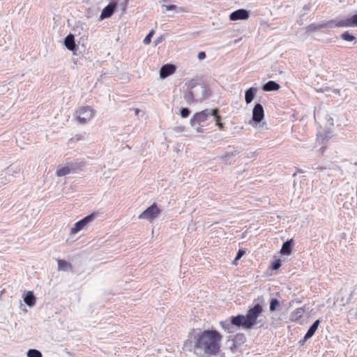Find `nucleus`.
I'll use <instances>...</instances> for the list:
<instances>
[{"label": "nucleus", "mask_w": 357, "mask_h": 357, "mask_svg": "<svg viewBox=\"0 0 357 357\" xmlns=\"http://www.w3.org/2000/svg\"><path fill=\"white\" fill-rule=\"evenodd\" d=\"M84 166L83 162L79 163H70L68 166L63 167L56 170V174L57 176H66L72 172H75L77 167H82Z\"/></svg>", "instance_id": "ddd939ff"}, {"label": "nucleus", "mask_w": 357, "mask_h": 357, "mask_svg": "<svg viewBox=\"0 0 357 357\" xmlns=\"http://www.w3.org/2000/svg\"><path fill=\"white\" fill-rule=\"evenodd\" d=\"M240 347L239 345H237L235 344V342H233L232 344L230 346V350L233 352V353H235L236 351V349H237V347Z\"/></svg>", "instance_id": "49530a36"}, {"label": "nucleus", "mask_w": 357, "mask_h": 357, "mask_svg": "<svg viewBox=\"0 0 357 357\" xmlns=\"http://www.w3.org/2000/svg\"><path fill=\"white\" fill-rule=\"evenodd\" d=\"M231 319V324H234V327L237 328H243L244 329L250 330V325L248 323L247 318L245 315L243 314H238L236 316H231L230 317Z\"/></svg>", "instance_id": "9b49d317"}, {"label": "nucleus", "mask_w": 357, "mask_h": 357, "mask_svg": "<svg viewBox=\"0 0 357 357\" xmlns=\"http://www.w3.org/2000/svg\"><path fill=\"white\" fill-rule=\"evenodd\" d=\"M24 301L29 307H33L36 304V296L32 291H29L24 296Z\"/></svg>", "instance_id": "5701e85b"}, {"label": "nucleus", "mask_w": 357, "mask_h": 357, "mask_svg": "<svg viewBox=\"0 0 357 357\" xmlns=\"http://www.w3.org/2000/svg\"><path fill=\"white\" fill-rule=\"evenodd\" d=\"M211 110H215V112L214 114H210V116H214V119L215 120V122H217V121H220L221 120L222 117L219 114V109L218 108H215V109H210Z\"/></svg>", "instance_id": "4c0bfd02"}, {"label": "nucleus", "mask_w": 357, "mask_h": 357, "mask_svg": "<svg viewBox=\"0 0 357 357\" xmlns=\"http://www.w3.org/2000/svg\"><path fill=\"white\" fill-rule=\"evenodd\" d=\"M27 357H43L42 353L36 349H29L26 352Z\"/></svg>", "instance_id": "2f4dec72"}, {"label": "nucleus", "mask_w": 357, "mask_h": 357, "mask_svg": "<svg viewBox=\"0 0 357 357\" xmlns=\"http://www.w3.org/2000/svg\"><path fill=\"white\" fill-rule=\"evenodd\" d=\"M337 22V21H336L335 20H331L327 21L326 22L320 23V24H315V23L310 24V25H308L306 27V33H310L317 31L318 30H320L321 29H325V28L332 29L334 27H337L335 25Z\"/></svg>", "instance_id": "6e6552de"}, {"label": "nucleus", "mask_w": 357, "mask_h": 357, "mask_svg": "<svg viewBox=\"0 0 357 357\" xmlns=\"http://www.w3.org/2000/svg\"><path fill=\"white\" fill-rule=\"evenodd\" d=\"M264 297L258 296L254 300V305L249 307V309L247 311L245 316L251 329H252L256 324L261 322V320H258V318L264 312Z\"/></svg>", "instance_id": "f03ea898"}, {"label": "nucleus", "mask_w": 357, "mask_h": 357, "mask_svg": "<svg viewBox=\"0 0 357 357\" xmlns=\"http://www.w3.org/2000/svg\"><path fill=\"white\" fill-rule=\"evenodd\" d=\"M191 111L188 107H182L180 109V114L182 118H187L190 116Z\"/></svg>", "instance_id": "c9c22d12"}, {"label": "nucleus", "mask_w": 357, "mask_h": 357, "mask_svg": "<svg viewBox=\"0 0 357 357\" xmlns=\"http://www.w3.org/2000/svg\"><path fill=\"white\" fill-rule=\"evenodd\" d=\"M333 93H336V94H338V95H340V89H333Z\"/></svg>", "instance_id": "603ef678"}, {"label": "nucleus", "mask_w": 357, "mask_h": 357, "mask_svg": "<svg viewBox=\"0 0 357 357\" xmlns=\"http://www.w3.org/2000/svg\"><path fill=\"white\" fill-rule=\"evenodd\" d=\"M20 169L15 165H10L1 172V178H5V181H2L3 184H6L12 181L14 174H20Z\"/></svg>", "instance_id": "1a4fd4ad"}, {"label": "nucleus", "mask_w": 357, "mask_h": 357, "mask_svg": "<svg viewBox=\"0 0 357 357\" xmlns=\"http://www.w3.org/2000/svg\"><path fill=\"white\" fill-rule=\"evenodd\" d=\"M129 0H112V2H116V7L119 6L121 9L122 10L123 13L126 12L128 2Z\"/></svg>", "instance_id": "7c9ffc66"}, {"label": "nucleus", "mask_w": 357, "mask_h": 357, "mask_svg": "<svg viewBox=\"0 0 357 357\" xmlns=\"http://www.w3.org/2000/svg\"><path fill=\"white\" fill-rule=\"evenodd\" d=\"M249 17V10L244 8H240L234 10L229 15V20L231 21L245 20H248Z\"/></svg>", "instance_id": "f8f14e48"}, {"label": "nucleus", "mask_w": 357, "mask_h": 357, "mask_svg": "<svg viewBox=\"0 0 357 357\" xmlns=\"http://www.w3.org/2000/svg\"><path fill=\"white\" fill-rule=\"evenodd\" d=\"M257 89L250 87L245 91V100L246 104H250L254 100L256 96Z\"/></svg>", "instance_id": "4be33fe9"}, {"label": "nucleus", "mask_w": 357, "mask_h": 357, "mask_svg": "<svg viewBox=\"0 0 357 357\" xmlns=\"http://www.w3.org/2000/svg\"><path fill=\"white\" fill-rule=\"evenodd\" d=\"M307 340H305V337H303V340H300L298 343H299L301 345H303V344H304V343H305Z\"/></svg>", "instance_id": "3c124183"}, {"label": "nucleus", "mask_w": 357, "mask_h": 357, "mask_svg": "<svg viewBox=\"0 0 357 357\" xmlns=\"http://www.w3.org/2000/svg\"><path fill=\"white\" fill-rule=\"evenodd\" d=\"M176 68L173 64L163 65L160 70V76L162 79H165L176 72Z\"/></svg>", "instance_id": "dca6fc26"}, {"label": "nucleus", "mask_w": 357, "mask_h": 357, "mask_svg": "<svg viewBox=\"0 0 357 357\" xmlns=\"http://www.w3.org/2000/svg\"><path fill=\"white\" fill-rule=\"evenodd\" d=\"M245 254V251L243 249L238 250L236 255L235 257L234 261L239 260Z\"/></svg>", "instance_id": "58836bf2"}, {"label": "nucleus", "mask_w": 357, "mask_h": 357, "mask_svg": "<svg viewBox=\"0 0 357 357\" xmlns=\"http://www.w3.org/2000/svg\"><path fill=\"white\" fill-rule=\"evenodd\" d=\"M202 125L199 126L197 128H196V130L199 133L204 132V128H202Z\"/></svg>", "instance_id": "8fccbe9b"}, {"label": "nucleus", "mask_w": 357, "mask_h": 357, "mask_svg": "<svg viewBox=\"0 0 357 357\" xmlns=\"http://www.w3.org/2000/svg\"><path fill=\"white\" fill-rule=\"evenodd\" d=\"M98 215V213H92L75 222L70 229V234H76L84 229L87 225L93 221Z\"/></svg>", "instance_id": "39448f33"}, {"label": "nucleus", "mask_w": 357, "mask_h": 357, "mask_svg": "<svg viewBox=\"0 0 357 357\" xmlns=\"http://www.w3.org/2000/svg\"><path fill=\"white\" fill-rule=\"evenodd\" d=\"M162 8H165L166 10L169 11V10H175L177 8V6L176 5H173V4H171V5L162 4Z\"/></svg>", "instance_id": "ea45409f"}, {"label": "nucleus", "mask_w": 357, "mask_h": 357, "mask_svg": "<svg viewBox=\"0 0 357 357\" xmlns=\"http://www.w3.org/2000/svg\"><path fill=\"white\" fill-rule=\"evenodd\" d=\"M319 324H320V320L319 319H317V320H315L313 322V324L310 326V328H308L307 333L305 335V340H309L310 338H311L314 335V333H316V331H317Z\"/></svg>", "instance_id": "412c9836"}, {"label": "nucleus", "mask_w": 357, "mask_h": 357, "mask_svg": "<svg viewBox=\"0 0 357 357\" xmlns=\"http://www.w3.org/2000/svg\"><path fill=\"white\" fill-rule=\"evenodd\" d=\"M183 98L188 105L197 102L192 90H185L183 93Z\"/></svg>", "instance_id": "b1692460"}, {"label": "nucleus", "mask_w": 357, "mask_h": 357, "mask_svg": "<svg viewBox=\"0 0 357 357\" xmlns=\"http://www.w3.org/2000/svg\"><path fill=\"white\" fill-rule=\"evenodd\" d=\"M20 169L15 165H10L1 172V178H5V181H2L3 184H6L12 181L14 174H20Z\"/></svg>", "instance_id": "9d476101"}, {"label": "nucleus", "mask_w": 357, "mask_h": 357, "mask_svg": "<svg viewBox=\"0 0 357 357\" xmlns=\"http://www.w3.org/2000/svg\"><path fill=\"white\" fill-rule=\"evenodd\" d=\"M238 153V152L236 150L232 152H225V154L220 157V158L225 160L226 163H229V158H230L231 156H235ZM229 164H231L230 162Z\"/></svg>", "instance_id": "473e14b6"}, {"label": "nucleus", "mask_w": 357, "mask_h": 357, "mask_svg": "<svg viewBox=\"0 0 357 357\" xmlns=\"http://www.w3.org/2000/svg\"><path fill=\"white\" fill-rule=\"evenodd\" d=\"M164 40V37L163 36H160L159 37H158L155 40H154V43H155V46H156L158 44L162 43Z\"/></svg>", "instance_id": "a19ab883"}, {"label": "nucleus", "mask_w": 357, "mask_h": 357, "mask_svg": "<svg viewBox=\"0 0 357 357\" xmlns=\"http://www.w3.org/2000/svg\"><path fill=\"white\" fill-rule=\"evenodd\" d=\"M232 341L235 342L236 344L241 346L243 343H245V342L246 341V337L243 333H239L234 336V337L232 338Z\"/></svg>", "instance_id": "cd10ccee"}, {"label": "nucleus", "mask_w": 357, "mask_h": 357, "mask_svg": "<svg viewBox=\"0 0 357 357\" xmlns=\"http://www.w3.org/2000/svg\"><path fill=\"white\" fill-rule=\"evenodd\" d=\"M215 126H217L220 130H224L225 128V123L220 121H217V122H215Z\"/></svg>", "instance_id": "c03bdc74"}, {"label": "nucleus", "mask_w": 357, "mask_h": 357, "mask_svg": "<svg viewBox=\"0 0 357 357\" xmlns=\"http://www.w3.org/2000/svg\"><path fill=\"white\" fill-rule=\"evenodd\" d=\"M281 265H282L281 260L280 259H277L274 260L273 261H272L270 267L272 270L276 271L280 268Z\"/></svg>", "instance_id": "72a5a7b5"}, {"label": "nucleus", "mask_w": 357, "mask_h": 357, "mask_svg": "<svg viewBox=\"0 0 357 357\" xmlns=\"http://www.w3.org/2000/svg\"><path fill=\"white\" fill-rule=\"evenodd\" d=\"M64 45L66 47L70 50L74 51L77 47V45L75 42V36L73 34H68L64 39Z\"/></svg>", "instance_id": "6ab92c4d"}, {"label": "nucleus", "mask_w": 357, "mask_h": 357, "mask_svg": "<svg viewBox=\"0 0 357 357\" xmlns=\"http://www.w3.org/2000/svg\"><path fill=\"white\" fill-rule=\"evenodd\" d=\"M304 312V307L296 308L291 313V320L298 321L303 317Z\"/></svg>", "instance_id": "a878e982"}, {"label": "nucleus", "mask_w": 357, "mask_h": 357, "mask_svg": "<svg viewBox=\"0 0 357 357\" xmlns=\"http://www.w3.org/2000/svg\"><path fill=\"white\" fill-rule=\"evenodd\" d=\"M184 129L185 128L183 126H176V127L174 128V130L177 132H183V131H184Z\"/></svg>", "instance_id": "de8ad7c7"}, {"label": "nucleus", "mask_w": 357, "mask_h": 357, "mask_svg": "<svg viewBox=\"0 0 357 357\" xmlns=\"http://www.w3.org/2000/svg\"><path fill=\"white\" fill-rule=\"evenodd\" d=\"M294 245V242L293 238L288 239L284 242L280 249L281 255L287 256L290 255L292 253Z\"/></svg>", "instance_id": "a211bd4d"}, {"label": "nucleus", "mask_w": 357, "mask_h": 357, "mask_svg": "<svg viewBox=\"0 0 357 357\" xmlns=\"http://www.w3.org/2000/svg\"><path fill=\"white\" fill-rule=\"evenodd\" d=\"M280 86L278 83L275 81L270 80L262 85L261 89L264 91H278Z\"/></svg>", "instance_id": "aec40b11"}, {"label": "nucleus", "mask_w": 357, "mask_h": 357, "mask_svg": "<svg viewBox=\"0 0 357 357\" xmlns=\"http://www.w3.org/2000/svg\"><path fill=\"white\" fill-rule=\"evenodd\" d=\"M192 91L195 93L196 100L198 102H203L211 96V89L204 84L197 86Z\"/></svg>", "instance_id": "20e7f679"}, {"label": "nucleus", "mask_w": 357, "mask_h": 357, "mask_svg": "<svg viewBox=\"0 0 357 357\" xmlns=\"http://www.w3.org/2000/svg\"><path fill=\"white\" fill-rule=\"evenodd\" d=\"M349 314L352 317L357 319V310H349Z\"/></svg>", "instance_id": "a18cd8bd"}, {"label": "nucleus", "mask_w": 357, "mask_h": 357, "mask_svg": "<svg viewBox=\"0 0 357 357\" xmlns=\"http://www.w3.org/2000/svg\"><path fill=\"white\" fill-rule=\"evenodd\" d=\"M155 33V31L152 29L149 31V33L145 36V38H144V40H143V43L145 44V45H149L150 44L151 41V38L153 36Z\"/></svg>", "instance_id": "f704fd0d"}, {"label": "nucleus", "mask_w": 357, "mask_h": 357, "mask_svg": "<svg viewBox=\"0 0 357 357\" xmlns=\"http://www.w3.org/2000/svg\"><path fill=\"white\" fill-rule=\"evenodd\" d=\"M220 325L223 329H225L227 333H232L235 332V327L233 324H231V319H227L225 321H220Z\"/></svg>", "instance_id": "bb28decb"}, {"label": "nucleus", "mask_w": 357, "mask_h": 357, "mask_svg": "<svg viewBox=\"0 0 357 357\" xmlns=\"http://www.w3.org/2000/svg\"><path fill=\"white\" fill-rule=\"evenodd\" d=\"M312 169H317V170H324V169H326V167H323V166H316V165H313L312 167Z\"/></svg>", "instance_id": "09e8293b"}, {"label": "nucleus", "mask_w": 357, "mask_h": 357, "mask_svg": "<svg viewBox=\"0 0 357 357\" xmlns=\"http://www.w3.org/2000/svg\"><path fill=\"white\" fill-rule=\"evenodd\" d=\"M298 172H300V173H303V172L302 169H298Z\"/></svg>", "instance_id": "4d7b16f0"}, {"label": "nucleus", "mask_w": 357, "mask_h": 357, "mask_svg": "<svg viewBox=\"0 0 357 357\" xmlns=\"http://www.w3.org/2000/svg\"><path fill=\"white\" fill-rule=\"evenodd\" d=\"M77 120L84 124L91 120L94 116L93 109L90 106L82 107L77 111Z\"/></svg>", "instance_id": "0eeeda50"}, {"label": "nucleus", "mask_w": 357, "mask_h": 357, "mask_svg": "<svg viewBox=\"0 0 357 357\" xmlns=\"http://www.w3.org/2000/svg\"><path fill=\"white\" fill-rule=\"evenodd\" d=\"M222 337L216 330H204L195 336V347L203 350L206 354L216 355L220 350Z\"/></svg>", "instance_id": "f257e3e1"}, {"label": "nucleus", "mask_w": 357, "mask_h": 357, "mask_svg": "<svg viewBox=\"0 0 357 357\" xmlns=\"http://www.w3.org/2000/svg\"><path fill=\"white\" fill-rule=\"evenodd\" d=\"M310 8H311V6H310V4H309V3H308V4L305 5V6L303 7V15H305V14H306V13H307L308 10H310Z\"/></svg>", "instance_id": "79ce46f5"}, {"label": "nucleus", "mask_w": 357, "mask_h": 357, "mask_svg": "<svg viewBox=\"0 0 357 357\" xmlns=\"http://www.w3.org/2000/svg\"><path fill=\"white\" fill-rule=\"evenodd\" d=\"M161 213V209L159 208L155 203H153L146 209H145L139 216V219H144L152 221L159 216Z\"/></svg>", "instance_id": "423d86ee"}, {"label": "nucleus", "mask_w": 357, "mask_h": 357, "mask_svg": "<svg viewBox=\"0 0 357 357\" xmlns=\"http://www.w3.org/2000/svg\"><path fill=\"white\" fill-rule=\"evenodd\" d=\"M280 310H281L280 301L275 298H271L269 302V311L273 312Z\"/></svg>", "instance_id": "393cba45"}, {"label": "nucleus", "mask_w": 357, "mask_h": 357, "mask_svg": "<svg viewBox=\"0 0 357 357\" xmlns=\"http://www.w3.org/2000/svg\"><path fill=\"white\" fill-rule=\"evenodd\" d=\"M5 181V178H1V174H0V187L3 185L1 182Z\"/></svg>", "instance_id": "864d4df0"}, {"label": "nucleus", "mask_w": 357, "mask_h": 357, "mask_svg": "<svg viewBox=\"0 0 357 357\" xmlns=\"http://www.w3.org/2000/svg\"><path fill=\"white\" fill-rule=\"evenodd\" d=\"M166 1H167V0H159V2H160V3H165V2H166Z\"/></svg>", "instance_id": "6e6d98bb"}, {"label": "nucleus", "mask_w": 357, "mask_h": 357, "mask_svg": "<svg viewBox=\"0 0 357 357\" xmlns=\"http://www.w3.org/2000/svg\"><path fill=\"white\" fill-rule=\"evenodd\" d=\"M199 84H200L197 83L195 79H191L188 83H186L187 90H193V89Z\"/></svg>", "instance_id": "e433bc0d"}, {"label": "nucleus", "mask_w": 357, "mask_h": 357, "mask_svg": "<svg viewBox=\"0 0 357 357\" xmlns=\"http://www.w3.org/2000/svg\"><path fill=\"white\" fill-rule=\"evenodd\" d=\"M264 117V107L260 103H256L252 109V121L256 123H260Z\"/></svg>", "instance_id": "2eb2a0df"}, {"label": "nucleus", "mask_w": 357, "mask_h": 357, "mask_svg": "<svg viewBox=\"0 0 357 357\" xmlns=\"http://www.w3.org/2000/svg\"><path fill=\"white\" fill-rule=\"evenodd\" d=\"M197 57H198V59L199 60L204 59L206 57V52H199Z\"/></svg>", "instance_id": "37998d69"}, {"label": "nucleus", "mask_w": 357, "mask_h": 357, "mask_svg": "<svg viewBox=\"0 0 357 357\" xmlns=\"http://www.w3.org/2000/svg\"><path fill=\"white\" fill-rule=\"evenodd\" d=\"M215 110L206 109L201 112L195 113L190 119V124L192 127L195 128L196 126H201L203 123L206 122L210 114H214Z\"/></svg>", "instance_id": "7ed1b4c3"}, {"label": "nucleus", "mask_w": 357, "mask_h": 357, "mask_svg": "<svg viewBox=\"0 0 357 357\" xmlns=\"http://www.w3.org/2000/svg\"><path fill=\"white\" fill-rule=\"evenodd\" d=\"M139 109H135V114H139Z\"/></svg>", "instance_id": "5fc2aeb1"}, {"label": "nucleus", "mask_w": 357, "mask_h": 357, "mask_svg": "<svg viewBox=\"0 0 357 357\" xmlns=\"http://www.w3.org/2000/svg\"><path fill=\"white\" fill-rule=\"evenodd\" d=\"M335 25L337 27H356L357 13L346 19L338 20Z\"/></svg>", "instance_id": "4468645a"}, {"label": "nucleus", "mask_w": 357, "mask_h": 357, "mask_svg": "<svg viewBox=\"0 0 357 357\" xmlns=\"http://www.w3.org/2000/svg\"><path fill=\"white\" fill-rule=\"evenodd\" d=\"M116 9V2H110L107 6H106L102 10L100 14V19H105L110 17L115 10Z\"/></svg>", "instance_id": "f3484780"}, {"label": "nucleus", "mask_w": 357, "mask_h": 357, "mask_svg": "<svg viewBox=\"0 0 357 357\" xmlns=\"http://www.w3.org/2000/svg\"><path fill=\"white\" fill-rule=\"evenodd\" d=\"M340 38L343 40L348 42H354L356 43L357 42L356 37L350 33L349 31H344L340 35Z\"/></svg>", "instance_id": "c85d7f7f"}, {"label": "nucleus", "mask_w": 357, "mask_h": 357, "mask_svg": "<svg viewBox=\"0 0 357 357\" xmlns=\"http://www.w3.org/2000/svg\"><path fill=\"white\" fill-rule=\"evenodd\" d=\"M68 268H72L70 263L63 259L58 260V269L61 271H67Z\"/></svg>", "instance_id": "c756f323"}]
</instances>
